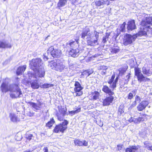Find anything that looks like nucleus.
Returning <instances> with one entry per match:
<instances>
[{
	"label": "nucleus",
	"mask_w": 152,
	"mask_h": 152,
	"mask_svg": "<svg viewBox=\"0 0 152 152\" xmlns=\"http://www.w3.org/2000/svg\"><path fill=\"white\" fill-rule=\"evenodd\" d=\"M152 17L147 18L146 21L141 22V25L142 26L141 30L138 32V34L141 36H150L152 34V28L150 25L152 24Z\"/></svg>",
	"instance_id": "f257e3e1"
},
{
	"label": "nucleus",
	"mask_w": 152,
	"mask_h": 152,
	"mask_svg": "<svg viewBox=\"0 0 152 152\" xmlns=\"http://www.w3.org/2000/svg\"><path fill=\"white\" fill-rule=\"evenodd\" d=\"M48 66L51 69L60 72H62L65 67L64 63L59 59L51 61Z\"/></svg>",
	"instance_id": "f03ea898"
},
{
	"label": "nucleus",
	"mask_w": 152,
	"mask_h": 152,
	"mask_svg": "<svg viewBox=\"0 0 152 152\" xmlns=\"http://www.w3.org/2000/svg\"><path fill=\"white\" fill-rule=\"evenodd\" d=\"M10 92V97L13 99L20 98L23 96L20 88L17 84H13Z\"/></svg>",
	"instance_id": "7ed1b4c3"
},
{
	"label": "nucleus",
	"mask_w": 152,
	"mask_h": 152,
	"mask_svg": "<svg viewBox=\"0 0 152 152\" xmlns=\"http://www.w3.org/2000/svg\"><path fill=\"white\" fill-rule=\"evenodd\" d=\"M138 32L137 34L132 35L130 34H126L124 37L123 40V44L125 46H127L132 44L135 41L136 38L138 36H142L138 34Z\"/></svg>",
	"instance_id": "20e7f679"
},
{
	"label": "nucleus",
	"mask_w": 152,
	"mask_h": 152,
	"mask_svg": "<svg viewBox=\"0 0 152 152\" xmlns=\"http://www.w3.org/2000/svg\"><path fill=\"white\" fill-rule=\"evenodd\" d=\"M34 75L28 74V75L30 79H32V77L37 79L38 77H43L45 75V70L42 66L39 67L36 70H34Z\"/></svg>",
	"instance_id": "39448f33"
},
{
	"label": "nucleus",
	"mask_w": 152,
	"mask_h": 152,
	"mask_svg": "<svg viewBox=\"0 0 152 152\" xmlns=\"http://www.w3.org/2000/svg\"><path fill=\"white\" fill-rule=\"evenodd\" d=\"M69 122L66 120H64V121L56 126L53 130V132L56 133L59 132L63 133L67 129V125Z\"/></svg>",
	"instance_id": "423d86ee"
},
{
	"label": "nucleus",
	"mask_w": 152,
	"mask_h": 152,
	"mask_svg": "<svg viewBox=\"0 0 152 152\" xmlns=\"http://www.w3.org/2000/svg\"><path fill=\"white\" fill-rule=\"evenodd\" d=\"M134 70L135 75L137 77L138 80L140 82H141L142 81H149L150 80V79L145 77L141 73L140 69L137 67H135L134 68Z\"/></svg>",
	"instance_id": "0eeeda50"
},
{
	"label": "nucleus",
	"mask_w": 152,
	"mask_h": 152,
	"mask_svg": "<svg viewBox=\"0 0 152 152\" xmlns=\"http://www.w3.org/2000/svg\"><path fill=\"white\" fill-rule=\"evenodd\" d=\"M42 64L41 59L40 58H37L33 59L30 61L29 64L31 69L34 71L42 66Z\"/></svg>",
	"instance_id": "6e6552de"
},
{
	"label": "nucleus",
	"mask_w": 152,
	"mask_h": 152,
	"mask_svg": "<svg viewBox=\"0 0 152 152\" xmlns=\"http://www.w3.org/2000/svg\"><path fill=\"white\" fill-rule=\"evenodd\" d=\"M47 52L49 53V55L51 57L58 58L61 55V51L59 49H54L53 46L50 47L47 51Z\"/></svg>",
	"instance_id": "1a4fd4ad"
},
{
	"label": "nucleus",
	"mask_w": 152,
	"mask_h": 152,
	"mask_svg": "<svg viewBox=\"0 0 152 152\" xmlns=\"http://www.w3.org/2000/svg\"><path fill=\"white\" fill-rule=\"evenodd\" d=\"M95 35V38L92 37V39L91 37L89 39H87V43L88 45L94 46L98 44V40L99 37V33L96 31H94V32Z\"/></svg>",
	"instance_id": "9d476101"
},
{
	"label": "nucleus",
	"mask_w": 152,
	"mask_h": 152,
	"mask_svg": "<svg viewBox=\"0 0 152 152\" xmlns=\"http://www.w3.org/2000/svg\"><path fill=\"white\" fill-rule=\"evenodd\" d=\"M29 104L31 106L36 110H40L42 107H44L45 106V104L43 102L38 101H37V103L29 102Z\"/></svg>",
	"instance_id": "9b49d317"
},
{
	"label": "nucleus",
	"mask_w": 152,
	"mask_h": 152,
	"mask_svg": "<svg viewBox=\"0 0 152 152\" xmlns=\"http://www.w3.org/2000/svg\"><path fill=\"white\" fill-rule=\"evenodd\" d=\"M13 84L9 85L8 83L5 82L3 83L1 86V90L3 93H6L8 91L10 92L11 87Z\"/></svg>",
	"instance_id": "f8f14e48"
},
{
	"label": "nucleus",
	"mask_w": 152,
	"mask_h": 152,
	"mask_svg": "<svg viewBox=\"0 0 152 152\" xmlns=\"http://www.w3.org/2000/svg\"><path fill=\"white\" fill-rule=\"evenodd\" d=\"M90 30L89 28H87L84 29L81 31L80 34L81 37L84 39L86 36L87 37V39H89L91 38V34L90 32Z\"/></svg>",
	"instance_id": "ddd939ff"
},
{
	"label": "nucleus",
	"mask_w": 152,
	"mask_h": 152,
	"mask_svg": "<svg viewBox=\"0 0 152 152\" xmlns=\"http://www.w3.org/2000/svg\"><path fill=\"white\" fill-rule=\"evenodd\" d=\"M115 76V75H113L108 82V83L110 84V87L113 89L116 88V83L117 82L118 79V77H117L114 81Z\"/></svg>",
	"instance_id": "4468645a"
},
{
	"label": "nucleus",
	"mask_w": 152,
	"mask_h": 152,
	"mask_svg": "<svg viewBox=\"0 0 152 152\" xmlns=\"http://www.w3.org/2000/svg\"><path fill=\"white\" fill-rule=\"evenodd\" d=\"M148 104L149 102L148 101L146 100L142 101L137 106V110L139 111H142L145 109Z\"/></svg>",
	"instance_id": "2eb2a0df"
},
{
	"label": "nucleus",
	"mask_w": 152,
	"mask_h": 152,
	"mask_svg": "<svg viewBox=\"0 0 152 152\" xmlns=\"http://www.w3.org/2000/svg\"><path fill=\"white\" fill-rule=\"evenodd\" d=\"M136 28V26L134 20H132L128 22L127 29L128 31H132Z\"/></svg>",
	"instance_id": "dca6fc26"
},
{
	"label": "nucleus",
	"mask_w": 152,
	"mask_h": 152,
	"mask_svg": "<svg viewBox=\"0 0 152 152\" xmlns=\"http://www.w3.org/2000/svg\"><path fill=\"white\" fill-rule=\"evenodd\" d=\"M114 99L113 96H110L105 99L103 102V105L104 106H107L110 104Z\"/></svg>",
	"instance_id": "f3484780"
},
{
	"label": "nucleus",
	"mask_w": 152,
	"mask_h": 152,
	"mask_svg": "<svg viewBox=\"0 0 152 152\" xmlns=\"http://www.w3.org/2000/svg\"><path fill=\"white\" fill-rule=\"evenodd\" d=\"M74 143L75 145L79 146H87L88 145V142L86 140L81 141L79 140H74Z\"/></svg>",
	"instance_id": "a211bd4d"
},
{
	"label": "nucleus",
	"mask_w": 152,
	"mask_h": 152,
	"mask_svg": "<svg viewBox=\"0 0 152 152\" xmlns=\"http://www.w3.org/2000/svg\"><path fill=\"white\" fill-rule=\"evenodd\" d=\"M102 90L105 93L107 94L110 96L114 94V93L113 92V90H111L107 86H104L102 89Z\"/></svg>",
	"instance_id": "6ab92c4d"
},
{
	"label": "nucleus",
	"mask_w": 152,
	"mask_h": 152,
	"mask_svg": "<svg viewBox=\"0 0 152 152\" xmlns=\"http://www.w3.org/2000/svg\"><path fill=\"white\" fill-rule=\"evenodd\" d=\"M79 50L77 49H72L69 52V54L73 57H77L79 55Z\"/></svg>",
	"instance_id": "aec40b11"
},
{
	"label": "nucleus",
	"mask_w": 152,
	"mask_h": 152,
	"mask_svg": "<svg viewBox=\"0 0 152 152\" xmlns=\"http://www.w3.org/2000/svg\"><path fill=\"white\" fill-rule=\"evenodd\" d=\"M143 73L147 76H150L152 74V72L148 67L144 66L142 68Z\"/></svg>",
	"instance_id": "412c9836"
},
{
	"label": "nucleus",
	"mask_w": 152,
	"mask_h": 152,
	"mask_svg": "<svg viewBox=\"0 0 152 152\" xmlns=\"http://www.w3.org/2000/svg\"><path fill=\"white\" fill-rule=\"evenodd\" d=\"M26 66L24 65L19 67L17 69L16 72V74L18 75H21L24 72L26 69Z\"/></svg>",
	"instance_id": "4be33fe9"
},
{
	"label": "nucleus",
	"mask_w": 152,
	"mask_h": 152,
	"mask_svg": "<svg viewBox=\"0 0 152 152\" xmlns=\"http://www.w3.org/2000/svg\"><path fill=\"white\" fill-rule=\"evenodd\" d=\"M79 39L78 38L77 39H75V41L73 40H70L69 42L67 43V45L73 48L74 47V46H77L78 45Z\"/></svg>",
	"instance_id": "5701e85b"
},
{
	"label": "nucleus",
	"mask_w": 152,
	"mask_h": 152,
	"mask_svg": "<svg viewBox=\"0 0 152 152\" xmlns=\"http://www.w3.org/2000/svg\"><path fill=\"white\" fill-rule=\"evenodd\" d=\"M12 46V45L8 42L0 41V48H11Z\"/></svg>",
	"instance_id": "b1692460"
},
{
	"label": "nucleus",
	"mask_w": 152,
	"mask_h": 152,
	"mask_svg": "<svg viewBox=\"0 0 152 152\" xmlns=\"http://www.w3.org/2000/svg\"><path fill=\"white\" fill-rule=\"evenodd\" d=\"M135 100L133 102L132 104L131 105V107L132 108L135 106L137 105V103H139L141 101V99L140 97L136 95L134 98Z\"/></svg>",
	"instance_id": "393cba45"
},
{
	"label": "nucleus",
	"mask_w": 152,
	"mask_h": 152,
	"mask_svg": "<svg viewBox=\"0 0 152 152\" xmlns=\"http://www.w3.org/2000/svg\"><path fill=\"white\" fill-rule=\"evenodd\" d=\"M31 87L34 89L38 88L39 85L37 82V80L35 79L31 82L30 83Z\"/></svg>",
	"instance_id": "a878e982"
},
{
	"label": "nucleus",
	"mask_w": 152,
	"mask_h": 152,
	"mask_svg": "<svg viewBox=\"0 0 152 152\" xmlns=\"http://www.w3.org/2000/svg\"><path fill=\"white\" fill-rule=\"evenodd\" d=\"M138 149L136 146H132L129 148H127L125 150V152H135Z\"/></svg>",
	"instance_id": "bb28decb"
},
{
	"label": "nucleus",
	"mask_w": 152,
	"mask_h": 152,
	"mask_svg": "<svg viewBox=\"0 0 152 152\" xmlns=\"http://www.w3.org/2000/svg\"><path fill=\"white\" fill-rule=\"evenodd\" d=\"M110 50L112 53H116L119 52L120 49L118 46H116L112 47L110 49Z\"/></svg>",
	"instance_id": "cd10ccee"
},
{
	"label": "nucleus",
	"mask_w": 152,
	"mask_h": 152,
	"mask_svg": "<svg viewBox=\"0 0 152 152\" xmlns=\"http://www.w3.org/2000/svg\"><path fill=\"white\" fill-rule=\"evenodd\" d=\"M134 123L135 124H138L140 123L141 121H144V119L142 117H138L137 118H135L134 116Z\"/></svg>",
	"instance_id": "c85d7f7f"
},
{
	"label": "nucleus",
	"mask_w": 152,
	"mask_h": 152,
	"mask_svg": "<svg viewBox=\"0 0 152 152\" xmlns=\"http://www.w3.org/2000/svg\"><path fill=\"white\" fill-rule=\"evenodd\" d=\"M137 92V90H134L132 91L131 92L129 93L127 96L128 99H132L133 97V94L134 96L135 95Z\"/></svg>",
	"instance_id": "c756f323"
},
{
	"label": "nucleus",
	"mask_w": 152,
	"mask_h": 152,
	"mask_svg": "<svg viewBox=\"0 0 152 152\" xmlns=\"http://www.w3.org/2000/svg\"><path fill=\"white\" fill-rule=\"evenodd\" d=\"M58 111L59 114H63L64 115H68L67 113L66 112V108H62L61 107L59 108H58Z\"/></svg>",
	"instance_id": "7c9ffc66"
},
{
	"label": "nucleus",
	"mask_w": 152,
	"mask_h": 152,
	"mask_svg": "<svg viewBox=\"0 0 152 152\" xmlns=\"http://www.w3.org/2000/svg\"><path fill=\"white\" fill-rule=\"evenodd\" d=\"M9 117L12 121L15 122L17 121V117L14 114L10 113V114Z\"/></svg>",
	"instance_id": "2f4dec72"
},
{
	"label": "nucleus",
	"mask_w": 152,
	"mask_h": 152,
	"mask_svg": "<svg viewBox=\"0 0 152 152\" xmlns=\"http://www.w3.org/2000/svg\"><path fill=\"white\" fill-rule=\"evenodd\" d=\"M67 2L66 0H60L58 3L57 6L60 7L64 6Z\"/></svg>",
	"instance_id": "473e14b6"
},
{
	"label": "nucleus",
	"mask_w": 152,
	"mask_h": 152,
	"mask_svg": "<svg viewBox=\"0 0 152 152\" xmlns=\"http://www.w3.org/2000/svg\"><path fill=\"white\" fill-rule=\"evenodd\" d=\"M55 123V121L54 119L53 118H52L50 119V121H49L46 124V126L50 128L53 126V124Z\"/></svg>",
	"instance_id": "72a5a7b5"
},
{
	"label": "nucleus",
	"mask_w": 152,
	"mask_h": 152,
	"mask_svg": "<svg viewBox=\"0 0 152 152\" xmlns=\"http://www.w3.org/2000/svg\"><path fill=\"white\" fill-rule=\"evenodd\" d=\"M124 107L123 105L120 106L118 111V114L119 115H121L124 112Z\"/></svg>",
	"instance_id": "f704fd0d"
},
{
	"label": "nucleus",
	"mask_w": 152,
	"mask_h": 152,
	"mask_svg": "<svg viewBox=\"0 0 152 152\" xmlns=\"http://www.w3.org/2000/svg\"><path fill=\"white\" fill-rule=\"evenodd\" d=\"M80 111V108H78L75 110H73L71 111H69V114H70L71 116L75 115L76 113H77Z\"/></svg>",
	"instance_id": "c9c22d12"
},
{
	"label": "nucleus",
	"mask_w": 152,
	"mask_h": 152,
	"mask_svg": "<svg viewBox=\"0 0 152 152\" xmlns=\"http://www.w3.org/2000/svg\"><path fill=\"white\" fill-rule=\"evenodd\" d=\"M66 115H64L63 114H59V113H57L56 115L58 118V119L60 121H63L64 119V116Z\"/></svg>",
	"instance_id": "e433bc0d"
},
{
	"label": "nucleus",
	"mask_w": 152,
	"mask_h": 152,
	"mask_svg": "<svg viewBox=\"0 0 152 152\" xmlns=\"http://www.w3.org/2000/svg\"><path fill=\"white\" fill-rule=\"evenodd\" d=\"M99 93L97 91H94L93 94V99L96 100L99 99Z\"/></svg>",
	"instance_id": "4c0bfd02"
},
{
	"label": "nucleus",
	"mask_w": 152,
	"mask_h": 152,
	"mask_svg": "<svg viewBox=\"0 0 152 152\" xmlns=\"http://www.w3.org/2000/svg\"><path fill=\"white\" fill-rule=\"evenodd\" d=\"M26 137L29 140H30L32 139H33L34 136L33 134L27 133L25 135Z\"/></svg>",
	"instance_id": "58836bf2"
},
{
	"label": "nucleus",
	"mask_w": 152,
	"mask_h": 152,
	"mask_svg": "<svg viewBox=\"0 0 152 152\" xmlns=\"http://www.w3.org/2000/svg\"><path fill=\"white\" fill-rule=\"evenodd\" d=\"M126 24L125 22H124L121 25L120 28H118L121 31H124L125 29V25Z\"/></svg>",
	"instance_id": "ea45409f"
},
{
	"label": "nucleus",
	"mask_w": 152,
	"mask_h": 152,
	"mask_svg": "<svg viewBox=\"0 0 152 152\" xmlns=\"http://www.w3.org/2000/svg\"><path fill=\"white\" fill-rule=\"evenodd\" d=\"M47 55L45 53L43 55V58L45 61H47L50 58H52L50 55H49V53L47 52Z\"/></svg>",
	"instance_id": "a19ab883"
},
{
	"label": "nucleus",
	"mask_w": 152,
	"mask_h": 152,
	"mask_svg": "<svg viewBox=\"0 0 152 152\" xmlns=\"http://www.w3.org/2000/svg\"><path fill=\"white\" fill-rule=\"evenodd\" d=\"M98 69L99 70H106L107 69V67L105 66H100L98 67Z\"/></svg>",
	"instance_id": "79ce46f5"
},
{
	"label": "nucleus",
	"mask_w": 152,
	"mask_h": 152,
	"mask_svg": "<svg viewBox=\"0 0 152 152\" xmlns=\"http://www.w3.org/2000/svg\"><path fill=\"white\" fill-rule=\"evenodd\" d=\"M52 84H44L42 85V87L43 88H48L50 86H53Z\"/></svg>",
	"instance_id": "37998d69"
},
{
	"label": "nucleus",
	"mask_w": 152,
	"mask_h": 152,
	"mask_svg": "<svg viewBox=\"0 0 152 152\" xmlns=\"http://www.w3.org/2000/svg\"><path fill=\"white\" fill-rule=\"evenodd\" d=\"M130 74L129 73L128 75H127L126 76V79L125 80V83L127 84L128 83V82L129 80V79L130 78Z\"/></svg>",
	"instance_id": "c03bdc74"
},
{
	"label": "nucleus",
	"mask_w": 152,
	"mask_h": 152,
	"mask_svg": "<svg viewBox=\"0 0 152 152\" xmlns=\"http://www.w3.org/2000/svg\"><path fill=\"white\" fill-rule=\"evenodd\" d=\"M75 88H83L80 84L77 81H76L75 82Z\"/></svg>",
	"instance_id": "a18cd8bd"
},
{
	"label": "nucleus",
	"mask_w": 152,
	"mask_h": 152,
	"mask_svg": "<svg viewBox=\"0 0 152 152\" xmlns=\"http://www.w3.org/2000/svg\"><path fill=\"white\" fill-rule=\"evenodd\" d=\"M108 36L106 35L105 37H104L102 39V42L103 43H106L107 41L108 40Z\"/></svg>",
	"instance_id": "49530a36"
},
{
	"label": "nucleus",
	"mask_w": 152,
	"mask_h": 152,
	"mask_svg": "<svg viewBox=\"0 0 152 152\" xmlns=\"http://www.w3.org/2000/svg\"><path fill=\"white\" fill-rule=\"evenodd\" d=\"M83 94V92L82 91H77V93H76V94L75 95L76 96H80L82 95Z\"/></svg>",
	"instance_id": "de8ad7c7"
},
{
	"label": "nucleus",
	"mask_w": 152,
	"mask_h": 152,
	"mask_svg": "<svg viewBox=\"0 0 152 152\" xmlns=\"http://www.w3.org/2000/svg\"><path fill=\"white\" fill-rule=\"evenodd\" d=\"M83 89V88H74V90H75V91L76 93H77V91H81Z\"/></svg>",
	"instance_id": "09e8293b"
},
{
	"label": "nucleus",
	"mask_w": 152,
	"mask_h": 152,
	"mask_svg": "<svg viewBox=\"0 0 152 152\" xmlns=\"http://www.w3.org/2000/svg\"><path fill=\"white\" fill-rule=\"evenodd\" d=\"M145 147L149 150H150L152 151V146L146 145Z\"/></svg>",
	"instance_id": "8fccbe9b"
},
{
	"label": "nucleus",
	"mask_w": 152,
	"mask_h": 152,
	"mask_svg": "<svg viewBox=\"0 0 152 152\" xmlns=\"http://www.w3.org/2000/svg\"><path fill=\"white\" fill-rule=\"evenodd\" d=\"M87 71L88 72V75H89L92 74L94 72V71L92 69H87Z\"/></svg>",
	"instance_id": "3c124183"
},
{
	"label": "nucleus",
	"mask_w": 152,
	"mask_h": 152,
	"mask_svg": "<svg viewBox=\"0 0 152 152\" xmlns=\"http://www.w3.org/2000/svg\"><path fill=\"white\" fill-rule=\"evenodd\" d=\"M123 145L122 144H120L117 145V148L118 150H120L122 148Z\"/></svg>",
	"instance_id": "603ef678"
},
{
	"label": "nucleus",
	"mask_w": 152,
	"mask_h": 152,
	"mask_svg": "<svg viewBox=\"0 0 152 152\" xmlns=\"http://www.w3.org/2000/svg\"><path fill=\"white\" fill-rule=\"evenodd\" d=\"M82 74L83 75H86L87 76H89V75H88V72L87 71V70H86L85 71L83 72Z\"/></svg>",
	"instance_id": "864d4df0"
},
{
	"label": "nucleus",
	"mask_w": 152,
	"mask_h": 152,
	"mask_svg": "<svg viewBox=\"0 0 152 152\" xmlns=\"http://www.w3.org/2000/svg\"><path fill=\"white\" fill-rule=\"evenodd\" d=\"M134 118L131 117L129 119V121L130 122H134Z\"/></svg>",
	"instance_id": "5fc2aeb1"
},
{
	"label": "nucleus",
	"mask_w": 152,
	"mask_h": 152,
	"mask_svg": "<svg viewBox=\"0 0 152 152\" xmlns=\"http://www.w3.org/2000/svg\"><path fill=\"white\" fill-rule=\"evenodd\" d=\"M43 150L44 152H48V149L47 147H45L44 148Z\"/></svg>",
	"instance_id": "6e6d98bb"
},
{
	"label": "nucleus",
	"mask_w": 152,
	"mask_h": 152,
	"mask_svg": "<svg viewBox=\"0 0 152 152\" xmlns=\"http://www.w3.org/2000/svg\"><path fill=\"white\" fill-rule=\"evenodd\" d=\"M106 70H103L102 71L101 74L102 75H105L106 74Z\"/></svg>",
	"instance_id": "4d7b16f0"
},
{
	"label": "nucleus",
	"mask_w": 152,
	"mask_h": 152,
	"mask_svg": "<svg viewBox=\"0 0 152 152\" xmlns=\"http://www.w3.org/2000/svg\"><path fill=\"white\" fill-rule=\"evenodd\" d=\"M21 138V137H20V138L18 139V140H20Z\"/></svg>",
	"instance_id": "13d9d810"
},
{
	"label": "nucleus",
	"mask_w": 152,
	"mask_h": 152,
	"mask_svg": "<svg viewBox=\"0 0 152 152\" xmlns=\"http://www.w3.org/2000/svg\"><path fill=\"white\" fill-rule=\"evenodd\" d=\"M80 31H78L77 32V33L78 34V33H80Z\"/></svg>",
	"instance_id": "bf43d9fd"
},
{
	"label": "nucleus",
	"mask_w": 152,
	"mask_h": 152,
	"mask_svg": "<svg viewBox=\"0 0 152 152\" xmlns=\"http://www.w3.org/2000/svg\"><path fill=\"white\" fill-rule=\"evenodd\" d=\"M4 1H6V0H3Z\"/></svg>",
	"instance_id": "052dcab7"
}]
</instances>
